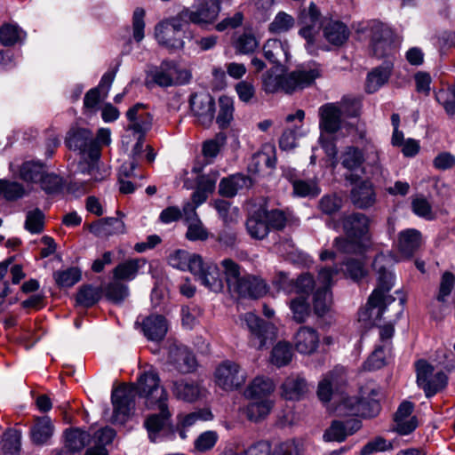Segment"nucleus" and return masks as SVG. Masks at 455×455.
<instances>
[{
    "label": "nucleus",
    "mask_w": 455,
    "mask_h": 455,
    "mask_svg": "<svg viewBox=\"0 0 455 455\" xmlns=\"http://www.w3.org/2000/svg\"><path fill=\"white\" fill-rule=\"evenodd\" d=\"M389 259L384 254H379L375 257L372 267L378 273V287L372 291L369 298L368 304L371 307L379 308V315H383L387 307L391 304H395L396 308V315H401L403 312V306L404 299H399V301L395 303V299L390 295H387L393 285V275L387 270V264Z\"/></svg>",
    "instance_id": "1"
},
{
    "label": "nucleus",
    "mask_w": 455,
    "mask_h": 455,
    "mask_svg": "<svg viewBox=\"0 0 455 455\" xmlns=\"http://www.w3.org/2000/svg\"><path fill=\"white\" fill-rule=\"evenodd\" d=\"M369 218L359 212L345 216L342 220L347 238L339 237L334 241V246L339 252L357 253L369 240Z\"/></svg>",
    "instance_id": "2"
},
{
    "label": "nucleus",
    "mask_w": 455,
    "mask_h": 455,
    "mask_svg": "<svg viewBox=\"0 0 455 455\" xmlns=\"http://www.w3.org/2000/svg\"><path fill=\"white\" fill-rule=\"evenodd\" d=\"M134 385L138 395L145 399L148 409H154L156 404L169 399L167 390L161 386L158 372L152 367L141 372Z\"/></svg>",
    "instance_id": "3"
},
{
    "label": "nucleus",
    "mask_w": 455,
    "mask_h": 455,
    "mask_svg": "<svg viewBox=\"0 0 455 455\" xmlns=\"http://www.w3.org/2000/svg\"><path fill=\"white\" fill-rule=\"evenodd\" d=\"M341 268L338 266L323 267L318 272L317 282L319 286L313 295V308L315 315L323 316L327 315L332 306V293L331 287L334 283V276Z\"/></svg>",
    "instance_id": "4"
},
{
    "label": "nucleus",
    "mask_w": 455,
    "mask_h": 455,
    "mask_svg": "<svg viewBox=\"0 0 455 455\" xmlns=\"http://www.w3.org/2000/svg\"><path fill=\"white\" fill-rule=\"evenodd\" d=\"M151 77L150 82H147V86L150 87L153 83L160 87H170L177 84L188 83L191 77L188 71L179 69L174 61L164 60L157 67H154L148 73Z\"/></svg>",
    "instance_id": "5"
},
{
    "label": "nucleus",
    "mask_w": 455,
    "mask_h": 455,
    "mask_svg": "<svg viewBox=\"0 0 455 455\" xmlns=\"http://www.w3.org/2000/svg\"><path fill=\"white\" fill-rule=\"evenodd\" d=\"M67 147L79 153L84 156H88L90 160H100V147L94 140L92 132L84 128L71 130L66 138Z\"/></svg>",
    "instance_id": "6"
},
{
    "label": "nucleus",
    "mask_w": 455,
    "mask_h": 455,
    "mask_svg": "<svg viewBox=\"0 0 455 455\" xmlns=\"http://www.w3.org/2000/svg\"><path fill=\"white\" fill-rule=\"evenodd\" d=\"M417 383L427 396H432L447 383V377L443 371H437L434 374V367L425 360H419L416 364Z\"/></svg>",
    "instance_id": "7"
},
{
    "label": "nucleus",
    "mask_w": 455,
    "mask_h": 455,
    "mask_svg": "<svg viewBox=\"0 0 455 455\" xmlns=\"http://www.w3.org/2000/svg\"><path fill=\"white\" fill-rule=\"evenodd\" d=\"M243 324H245L251 333L250 342L252 347L261 349L267 345V340H272L275 336L274 326L260 319L251 312L241 315Z\"/></svg>",
    "instance_id": "8"
},
{
    "label": "nucleus",
    "mask_w": 455,
    "mask_h": 455,
    "mask_svg": "<svg viewBox=\"0 0 455 455\" xmlns=\"http://www.w3.org/2000/svg\"><path fill=\"white\" fill-rule=\"evenodd\" d=\"M135 385H122L112 391L113 422L124 423L135 407Z\"/></svg>",
    "instance_id": "9"
},
{
    "label": "nucleus",
    "mask_w": 455,
    "mask_h": 455,
    "mask_svg": "<svg viewBox=\"0 0 455 455\" xmlns=\"http://www.w3.org/2000/svg\"><path fill=\"white\" fill-rule=\"evenodd\" d=\"M216 384L226 391H232L243 386L246 380L245 372L232 361H225L215 371Z\"/></svg>",
    "instance_id": "10"
},
{
    "label": "nucleus",
    "mask_w": 455,
    "mask_h": 455,
    "mask_svg": "<svg viewBox=\"0 0 455 455\" xmlns=\"http://www.w3.org/2000/svg\"><path fill=\"white\" fill-rule=\"evenodd\" d=\"M321 76L318 65L314 64L309 68H303L288 74L282 75V92L292 93L297 90H302L311 85Z\"/></svg>",
    "instance_id": "11"
},
{
    "label": "nucleus",
    "mask_w": 455,
    "mask_h": 455,
    "mask_svg": "<svg viewBox=\"0 0 455 455\" xmlns=\"http://www.w3.org/2000/svg\"><path fill=\"white\" fill-rule=\"evenodd\" d=\"M379 395V388L371 386L363 387L356 403L353 404L352 413L365 418L376 416L380 411Z\"/></svg>",
    "instance_id": "12"
},
{
    "label": "nucleus",
    "mask_w": 455,
    "mask_h": 455,
    "mask_svg": "<svg viewBox=\"0 0 455 455\" xmlns=\"http://www.w3.org/2000/svg\"><path fill=\"white\" fill-rule=\"evenodd\" d=\"M319 129L322 133L334 134L341 128V109L337 103H326L319 108Z\"/></svg>",
    "instance_id": "13"
},
{
    "label": "nucleus",
    "mask_w": 455,
    "mask_h": 455,
    "mask_svg": "<svg viewBox=\"0 0 455 455\" xmlns=\"http://www.w3.org/2000/svg\"><path fill=\"white\" fill-rule=\"evenodd\" d=\"M99 160H91L86 163H80L79 170L83 174H88V180H75L69 183V188L72 190H79L82 193H86L92 188L94 182L103 180L108 175L107 170L101 171L98 164Z\"/></svg>",
    "instance_id": "14"
},
{
    "label": "nucleus",
    "mask_w": 455,
    "mask_h": 455,
    "mask_svg": "<svg viewBox=\"0 0 455 455\" xmlns=\"http://www.w3.org/2000/svg\"><path fill=\"white\" fill-rule=\"evenodd\" d=\"M346 384L345 371L343 368H335L324 375L318 384L317 396L323 402L327 403L331 399L335 392Z\"/></svg>",
    "instance_id": "15"
},
{
    "label": "nucleus",
    "mask_w": 455,
    "mask_h": 455,
    "mask_svg": "<svg viewBox=\"0 0 455 455\" xmlns=\"http://www.w3.org/2000/svg\"><path fill=\"white\" fill-rule=\"evenodd\" d=\"M145 108L144 104L136 103L127 110L126 118L129 121V124L126 127L127 131H131L134 134L145 136L151 129L153 116L148 112L140 113V110Z\"/></svg>",
    "instance_id": "16"
},
{
    "label": "nucleus",
    "mask_w": 455,
    "mask_h": 455,
    "mask_svg": "<svg viewBox=\"0 0 455 455\" xmlns=\"http://www.w3.org/2000/svg\"><path fill=\"white\" fill-rule=\"evenodd\" d=\"M90 441V435L77 427L64 431V445L57 455H78Z\"/></svg>",
    "instance_id": "17"
},
{
    "label": "nucleus",
    "mask_w": 455,
    "mask_h": 455,
    "mask_svg": "<svg viewBox=\"0 0 455 455\" xmlns=\"http://www.w3.org/2000/svg\"><path fill=\"white\" fill-rule=\"evenodd\" d=\"M54 430V425L48 416L36 417L29 429L30 440L36 446L48 445Z\"/></svg>",
    "instance_id": "18"
},
{
    "label": "nucleus",
    "mask_w": 455,
    "mask_h": 455,
    "mask_svg": "<svg viewBox=\"0 0 455 455\" xmlns=\"http://www.w3.org/2000/svg\"><path fill=\"white\" fill-rule=\"evenodd\" d=\"M267 291V284L261 278L254 275H244L231 292L243 298L259 299L264 296Z\"/></svg>",
    "instance_id": "19"
},
{
    "label": "nucleus",
    "mask_w": 455,
    "mask_h": 455,
    "mask_svg": "<svg viewBox=\"0 0 455 455\" xmlns=\"http://www.w3.org/2000/svg\"><path fill=\"white\" fill-rule=\"evenodd\" d=\"M169 362L180 373H189L197 367L196 355L184 346L176 347L170 350Z\"/></svg>",
    "instance_id": "20"
},
{
    "label": "nucleus",
    "mask_w": 455,
    "mask_h": 455,
    "mask_svg": "<svg viewBox=\"0 0 455 455\" xmlns=\"http://www.w3.org/2000/svg\"><path fill=\"white\" fill-rule=\"evenodd\" d=\"M301 20L306 24L304 28H347V26L340 21H331L323 17L319 8L313 2L310 3L307 10L301 12Z\"/></svg>",
    "instance_id": "21"
},
{
    "label": "nucleus",
    "mask_w": 455,
    "mask_h": 455,
    "mask_svg": "<svg viewBox=\"0 0 455 455\" xmlns=\"http://www.w3.org/2000/svg\"><path fill=\"white\" fill-rule=\"evenodd\" d=\"M253 185L252 179L242 173H235L223 178L219 185V193L228 198H232L243 189H249Z\"/></svg>",
    "instance_id": "22"
},
{
    "label": "nucleus",
    "mask_w": 455,
    "mask_h": 455,
    "mask_svg": "<svg viewBox=\"0 0 455 455\" xmlns=\"http://www.w3.org/2000/svg\"><path fill=\"white\" fill-rule=\"evenodd\" d=\"M422 235L415 228L401 231L397 238V249L404 258H411L422 245Z\"/></svg>",
    "instance_id": "23"
},
{
    "label": "nucleus",
    "mask_w": 455,
    "mask_h": 455,
    "mask_svg": "<svg viewBox=\"0 0 455 455\" xmlns=\"http://www.w3.org/2000/svg\"><path fill=\"white\" fill-rule=\"evenodd\" d=\"M168 263L172 267L191 272L196 277L199 275V254L176 250L169 255Z\"/></svg>",
    "instance_id": "24"
},
{
    "label": "nucleus",
    "mask_w": 455,
    "mask_h": 455,
    "mask_svg": "<svg viewBox=\"0 0 455 455\" xmlns=\"http://www.w3.org/2000/svg\"><path fill=\"white\" fill-rule=\"evenodd\" d=\"M413 404L410 402H403L398 407L395 414L394 429L400 435H408L417 427L416 417L411 416Z\"/></svg>",
    "instance_id": "25"
},
{
    "label": "nucleus",
    "mask_w": 455,
    "mask_h": 455,
    "mask_svg": "<svg viewBox=\"0 0 455 455\" xmlns=\"http://www.w3.org/2000/svg\"><path fill=\"white\" fill-rule=\"evenodd\" d=\"M142 331L148 340L161 341L167 333L166 319L160 315H150L142 321Z\"/></svg>",
    "instance_id": "26"
},
{
    "label": "nucleus",
    "mask_w": 455,
    "mask_h": 455,
    "mask_svg": "<svg viewBox=\"0 0 455 455\" xmlns=\"http://www.w3.org/2000/svg\"><path fill=\"white\" fill-rule=\"evenodd\" d=\"M294 343L298 352L304 355H310L318 347V333L312 328L301 327L295 335Z\"/></svg>",
    "instance_id": "27"
},
{
    "label": "nucleus",
    "mask_w": 455,
    "mask_h": 455,
    "mask_svg": "<svg viewBox=\"0 0 455 455\" xmlns=\"http://www.w3.org/2000/svg\"><path fill=\"white\" fill-rule=\"evenodd\" d=\"M153 410H158L159 413L149 415L144 423L150 437L153 434H156L167 427L172 416L168 407V401L156 404V407Z\"/></svg>",
    "instance_id": "28"
},
{
    "label": "nucleus",
    "mask_w": 455,
    "mask_h": 455,
    "mask_svg": "<svg viewBox=\"0 0 455 455\" xmlns=\"http://www.w3.org/2000/svg\"><path fill=\"white\" fill-rule=\"evenodd\" d=\"M282 396L287 400H299L308 392L307 380L299 375H291L281 386Z\"/></svg>",
    "instance_id": "29"
},
{
    "label": "nucleus",
    "mask_w": 455,
    "mask_h": 455,
    "mask_svg": "<svg viewBox=\"0 0 455 455\" xmlns=\"http://www.w3.org/2000/svg\"><path fill=\"white\" fill-rule=\"evenodd\" d=\"M351 201L355 206L360 209H366L375 204V193L372 184L364 180L356 185L351 190Z\"/></svg>",
    "instance_id": "30"
},
{
    "label": "nucleus",
    "mask_w": 455,
    "mask_h": 455,
    "mask_svg": "<svg viewBox=\"0 0 455 455\" xmlns=\"http://www.w3.org/2000/svg\"><path fill=\"white\" fill-rule=\"evenodd\" d=\"M199 25V11L182 10L174 17L165 19L157 23L155 28H181L189 24Z\"/></svg>",
    "instance_id": "31"
},
{
    "label": "nucleus",
    "mask_w": 455,
    "mask_h": 455,
    "mask_svg": "<svg viewBox=\"0 0 455 455\" xmlns=\"http://www.w3.org/2000/svg\"><path fill=\"white\" fill-rule=\"evenodd\" d=\"M272 379L265 377H256L245 390V396L252 400L269 399L275 390Z\"/></svg>",
    "instance_id": "32"
},
{
    "label": "nucleus",
    "mask_w": 455,
    "mask_h": 455,
    "mask_svg": "<svg viewBox=\"0 0 455 455\" xmlns=\"http://www.w3.org/2000/svg\"><path fill=\"white\" fill-rule=\"evenodd\" d=\"M289 47L286 42L268 39L263 46L265 58L272 63L281 64L289 58Z\"/></svg>",
    "instance_id": "33"
},
{
    "label": "nucleus",
    "mask_w": 455,
    "mask_h": 455,
    "mask_svg": "<svg viewBox=\"0 0 455 455\" xmlns=\"http://www.w3.org/2000/svg\"><path fill=\"white\" fill-rule=\"evenodd\" d=\"M359 422H354L352 427L348 428L347 425L339 420H333L331 426L324 431L323 439L325 442H339L341 443L345 439L353 435L359 429Z\"/></svg>",
    "instance_id": "34"
},
{
    "label": "nucleus",
    "mask_w": 455,
    "mask_h": 455,
    "mask_svg": "<svg viewBox=\"0 0 455 455\" xmlns=\"http://www.w3.org/2000/svg\"><path fill=\"white\" fill-rule=\"evenodd\" d=\"M146 261L141 259H130L119 263L113 269V276L117 281H132L135 279L139 269L145 265Z\"/></svg>",
    "instance_id": "35"
},
{
    "label": "nucleus",
    "mask_w": 455,
    "mask_h": 455,
    "mask_svg": "<svg viewBox=\"0 0 455 455\" xmlns=\"http://www.w3.org/2000/svg\"><path fill=\"white\" fill-rule=\"evenodd\" d=\"M201 283L214 292L222 290L223 282L216 264L201 262Z\"/></svg>",
    "instance_id": "36"
},
{
    "label": "nucleus",
    "mask_w": 455,
    "mask_h": 455,
    "mask_svg": "<svg viewBox=\"0 0 455 455\" xmlns=\"http://www.w3.org/2000/svg\"><path fill=\"white\" fill-rule=\"evenodd\" d=\"M233 45L241 54L254 52L259 46V40L251 30H236L233 36Z\"/></svg>",
    "instance_id": "37"
},
{
    "label": "nucleus",
    "mask_w": 455,
    "mask_h": 455,
    "mask_svg": "<svg viewBox=\"0 0 455 455\" xmlns=\"http://www.w3.org/2000/svg\"><path fill=\"white\" fill-rule=\"evenodd\" d=\"M172 393L177 399L193 403L199 397V386L185 379L176 380L172 382Z\"/></svg>",
    "instance_id": "38"
},
{
    "label": "nucleus",
    "mask_w": 455,
    "mask_h": 455,
    "mask_svg": "<svg viewBox=\"0 0 455 455\" xmlns=\"http://www.w3.org/2000/svg\"><path fill=\"white\" fill-rule=\"evenodd\" d=\"M234 100L233 98L222 95L219 98V112L216 116V124L221 130L230 126L234 120Z\"/></svg>",
    "instance_id": "39"
},
{
    "label": "nucleus",
    "mask_w": 455,
    "mask_h": 455,
    "mask_svg": "<svg viewBox=\"0 0 455 455\" xmlns=\"http://www.w3.org/2000/svg\"><path fill=\"white\" fill-rule=\"evenodd\" d=\"M227 139L226 133L220 132L216 133L214 137L204 141L202 152L206 164H212L214 161L221 149L225 147Z\"/></svg>",
    "instance_id": "40"
},
{
    "label": "nucleus",
    "mask_w": 455,
    "mask_h": 455,
    "mask_svg": "<svg viewBox=\"0 0 455 455\" xmlns=\"http://www.w3.org/2000/svg\"><path fill=\"white\" fill-rule=\"evenodd\" d=\"M246 229L251 237L254 239H263L267 235L269 226H267L260 209L248 218Z\"/></svg>",
    "instance_id": "41"
},
{
    "label": "nucleus",
    "mask_w": 455,
    "mask_h": 455,
    "mask_svg": "<svg viewBox=\"0 0 455 455\" xmlns=\"http://www.w3.org/2000/svg\"><path fill=\"white\" fill-rule=\"evenodd\" d=\"M102 295L103 290L101 287L85 284L79 288L76 300L78 305L89 308L98 303Z\"/></svg>",
    "instance_id": "42"
},
{
    "label": "nucleus",
    "mask_w": 455,
    "mask_h": 455,
    "mask_svg": "<svg viewBox=\"0 0 455 455\" xmlns=\"http://www.w3.org/2000/svg\"><path fill=\"white\" fill-rule=\"evenodd\" d=\"M44 168V164L38 161L24 162L20 167L19 177L28 183H38Z\"/></svg>",
    "instance_id": "43"
},
{
    "label": "nucleus",
    "mask_w": 455,
    "mask_h": 455,
    "mask_svg": "<svg viewBox=\"0 0 455 455\" xmlns=\"http://www.w3.org/2000/svg\"><path fill=\"white\" fill-rule=\"evenodd\" d=\"M273 407L270 399L253 400L245 408V414L251 421H259L268 415Z\"/></svg>",
    "instance_id": "44"
},
{
    "label": "nucleus",
    "mask_w": 455,
    "mask_h": 455,
    "mask_svg": "<svg viewBox=\"0 0 455 455\" xmlns=\"http://www.w3.org/2000/svg\"><path fill=\"white\" fill-rule=\"evenodd\" d=\"M102 290L106 299L114 304L123 303L129 296V287L117 280L110 282Z\"/></svg>",
    "instance_id": "45"
},
{
    "label": "nucleus",
    "mask_w": 455,
    "mask_h": 455,
    "mask_svg": "<svg viewBox=\"0 0 455 455\" xmlns=\"http://www.w3.org/2000/svg\"><path fill=\"white\" fill-rule=\"evenodd\" d=\"M180 30H156L155 37L160 45L173 51L182 48L183 40L180 35Z\"/></svg>",
    "instance_id": "46"
},
{
    "label": "nucleus",
    "mask_w": 455,
    "mask_h": 455,
    "mask_svg": "<svg viewBox=\"0 0 455 455\" xmlns=\"http://www.w3.org/2000/svg\"><path fill=\"white\" fill-rule=\"evenodd\" d=\"M292 358V348L289 343L278 342L272 349L270 362L276 367L287 365Z\"/></svg>",
    "instance_id": "47"
},
{
    "label": "nucleus",
    "mask_w": 455,
    "mask_h": 455,
    "mask_svg": "<svg viewBox=\"0 0 455 455\" xmlns=\"http://www.w3.org/2000/svg\"><path fill=\"white\" fill-rule=\"evenodd\" d=\"M53 276L58 286L69 288L80 281L82 273L78 267H72L55 272Z\"/></svg>",
    "instance_id": "48"
},
{
    "label": "nucleus",
    "mask_w": 455,
    "mask_h": 455,
    "mask_svg": "<svg viewBox=\"0 0 455 455\" xmlns=\"http://www.w3.org/2000/svg\"><path fill=\"white\" fill-rule=\"evenodd\" d=\"M41 188L48 195H55L61 192L64 187L63 179L55 173H46L45 171L40 178Z\"/></svg>",
    "instance_id": "49"
},
{
    "label": "nucleus",
    "mask_w": 455,
    "mask_h": 455,
    "mask_svg": "<svg viewBox=\"0 0 455 455\" xmlns=\"http://www.w3.org/2000/svg\"><path fill=\"white\" fill-rule=\"evenodd\" d=\"M44 212L36 208L35 210L28 211L26 215L24 228L31 234H41L44 228Z\"/></svg>",
    "instance_id": "50"
},
{
    "label": "nucleus",
    "mask_w": 455,
    "mask_h": 455,
    "mask_svg": "<svg viewBox=\"0 0 455 455\" xmlns=\"http://www.w3.org/2000/svg\"><path fill=\"white\" fill-rule=\"evenodd\" d=\"M99 233L104 235L123 234L125 231V225L121 219L105 218L97 223Z\"/></svg>",
    "instance_id": "51"
},
{
    "label": "nucleus",
    "mask_w": 455,
    "mask_h": 455,
    "mask_svg": "<svg viewBox=\"0 0 455 455\" xmlns=\"http://www.w3.org/2000/svg\"><path fill=\"white\" fill-rule=\"evenodd\" d=\"M267 226H269V231L282 230L285 228L287 222V216L285 212L279 209L266 210L260 209Z\"/></svg>",
    "instance_id": "52"
},
{
    "label": "nucleus",
    "mask_w": 455,
    "mask_h": 455,
    "mask_svg": "<svg viewBox=\"0 0 455 455\" xmlns=\"http://www.w3.org/2000/svg\"><path fill=\"white\" fill-rule=\"evenodd\" d=\"M365 165L363 172H369L373 178H379L384 176L385 170L379 163V152L371 148L366 153L364 157Z\"/></svg>",
    "instance_id": "53"
},
{
    "label": "nucleus",
    "mask_w": 455,
    "mask_h": 455,
    "mask_svg": "<svg viewBox=\"0 0 455 455\" xmlns=\"http://www.w3.org/2000/svg\"><path fill=\"white\" fill-rule=\"evenodd\" d=\"M388 72L381 68H377L368 74L365 88L369 93L378 91L388 80Z\"/></svg>",
    "instance_id": "54"
},
{
    "label": "nucleus",
    "mask_w": 455,
    "mask_h": 455,
    "mask_svg": "<svg viewBox=\"0 0 455 455\" xmlns=\"http://www.w3.org/2000/svg\"><path fill=\"white\" fill-rule=\"evenodd\" d=\"M411 210L414 214L427 220H432L435 218L431 204L422 195L412 198Z\"/></svg>",
    "instance_id": "55"
},
{
    "label": "nucleus",
    "mask_w": 455,
    "mask_h": 455,
    "mask_svg": "<svg viewBox=\"0 0 455 455\" xmlns=\"http://www.w3.org/2000/svg\"><path fill=\"white\" fill-rule=\"evenodd\" d=\"M341 164L347 170H356L364 161L363 152L355 147H349L343 153Z\"/></svg>",
    "instance_id": "56"
},
{
    "label": "nucleus",
    "mask_w": 455,
    "mask_h": 455,
    "mask_svg": "<svg viewBox=\"0 0 455 455\" xmlns=\"http://www.w3.org/2000/svg\"><path fill=\"white\" fill-rule=\"evenodd\" d=\"M303 442L299 439H289L275 445L272 455H301Z\"/></svg>",
    "instance_id": "57"
},
{
    "label": "nucleus",
    "mask_w": 455,
    "mask_h": 455,
    "mask_svg": "<svg viewBox=\"0 0 455 455\" xmlns=\"http://www.w3.org/2000/svg\"><path fill=\"white\" fill-rule=\"evenodd\" d=\"M222 267L224 268V274L228 289L232 291L235 286H236L242 280L243 276L240 275V267L235 262L229 259L222 261Z\"/></svg>",
    "instance_id": "58"
},
{
    "label": "nucleus",
    "mask_w": 455,
    "mask_h": 455,
    "mask_svg": "<svg viewBox=\"0 0 455 455\" xmlns=\"http://www.w3.org/2000/svg\"><path fill=\"white\" fill-rule=\"evenodd\" d=\"M21 433L16 429H9L3 440L2 449L4 453L17 454L21 446Z\"/></svg>",
    "instance_id": "59"
},
{
    "label": "nucleus",
    "mask_w": 455,
    "mask_h": 455,
    "mask_svg": "<svg viewBox=\"0 0 455 455\" xmlns=\"http://www.w3.org/2000/svg\"><path fill=\"white\" fill-rule=\"evenodd\" d=\"M220 11V0H201V23H211Z\"/></svg>",
    "instance_id": "60"
},
{
    "label": "nucleus",
    "mask_w": 455,
    "mask_h": 455,
    "mask_svg": "<svg viewBox=\"0 0 455 455\" xmlns=\"http://www.w3.org/2000/svg\"><path fill=\"white\" fill-rule=\"evenodd\" d=\"M183 188L199 192V163L195 160L191 168L184 169L182 172Z\"/></svg>",
    "instance_id": "61"
},
{
    "label": "nucleus",
    "mask_w": 455,
    "mask_h": 455,
    "mask_svg": "<svg viewBox=\"0 0 455 455\" xmlns=\"http://www.w3.org/2000/svg\"><path fill=\"white\" fill-rule=\"evenodd\" d=\"M435 99L443 107L447 115H455V85L437 92Z\"/></svg>",
    "instance_id": "62"
},
{
    "label": "nucleus",
    "mask_w": 455,
    "mask_h": 455,
    "mask_svg": "<svg viewBox=\"0 0 455 455\" xmlns=\"http://www.w3.org/2000/svg\"><path fill=\"white\" fill-rule=\"evenodd\" d=\"M393 449V444L387 439L377 436L369 441L361 450V455H371L376 452L386 451Z\"/></svg>",
    "instance_id": "63"
},
{
    "label": "nucleus",
    "mask_w": 455,
    "mask_h": 455,
    "mask_svg": "<svg viewBox=\"0 0 455 455\" xmlns=\"http://www.w3.org/2000/svg\"><path fill=\"white\" fill-rule=\"evenodd\" d=\"M320 211L327 215H331L342 207V199L335 194L323 196L318 204Z\"/></svg>",
    "instance_id": "64"
}]
</instances>
